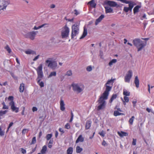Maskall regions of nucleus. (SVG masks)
I'll list each match as a JSON object with an SVG mask.
<instances>
[{"mask_svg": "<svg viewBox=\"0 0 154 154\" xmlns=\"http://www.w3.org/2000/svg\"><path fill=\"white\" fill-rule=\"evenodd\" d=\"M105 12L106 13H113V9L110 7H105Z\"/></svg>", "mask_w": 154, "mask_h": 154, "instance_id": "aec40b11", "label": "nucleus"}, {"mask_svg": "<svg viewBox=\"0 0 154 154\" xmlns=\"http://www.w3.org/2000/svg\"><path fill=\"white\" fill-rule=\"evenodd\" d=\"M37 73L38 76L36 80L38 84L41 88H42L44 86V84L43 82H40L42 79L43 77L42 72V64H41L36 69Z\"/></svg>", "mask_w": 154, "mask_h": 154, "instance_id": "f257e3e1", "label": "nucleus"}, {"mask_svg": "<svg viewBox=\"0 0 154 154\" xmlns=\"http://www.w3.org/2000/svg\"><path fill=\"white\" fill-rule=\"evenodd\" d=\"M28 131V130L26 128H24L23 129L22 131V134L24 135L27 132V131Z\"/></svg>", "mask_w": 154, "mask_h": 154, "instance_id": "864d4df0", "label": "nucleus"}, {"mask_svg": "<svg viewBox=\"0 0 154 154\" xmlns=\"http://www.w3.org/2000/svg\"><path fill=\"white\" fill-rule=\"evenodd\" d=\"M115 80V79H111L110 80H109L105 85H109L110 83H112V84L114 82V81Z\"/></svg>", "mask_w": 154, "mask_h": 154, "instance_id": "4c0bfd02", "label": "nucleus"}, {"mask_svg": "<svg viewBox=\"0 0 154 154\" xmlns=\"http://www.w3.org/2000/svg\"><path fill=\"white\" fill-rule=\"evenodd\" d=\"M5 132L2 130V128L0 127V136H3L4 135Z\"/></svg>", "mask_w": 154, "mask_h": 154, "instance_id": "8fccbe9b", "label": "nucleus"}, {"mask_svg": "<svg viewBox=\"0 0 154 154\" xmlns=\"http://www.w3.org/2000/svg\"><path fill=\"white\" fill-rule=\"evenodd\" d=\"M91 120H87L86 122L85 126V129H89L91 126Z\"/></svg>", "mask_w": 154, "mask_h": 154, "instance_id": "4be33fe9", "label": "nucleus"}, {"mask_svg": "<svg viewBox=\"0 0 154 154\" xmlns=\"http://www.w3.org/2000/svg\"><path fill=\"white\" fill-rule=\"evenodd\" d=\"M74 11L75 12L74 14L76 15H78L80 13L76 9H75L74 10Z\"/></svg>", "mask_w": 154, "mask_h": 154, "instance_id": "69168bd1", "label": "nucleus"}, {"mask_svg": "<svg viewBox=\"0 0 154 154\" xmlns=\"http://www.w3.org/2000/svg\"><path fill=\"white\" fill-rule=\"evenodd\" d=\"M71 86L73 91H76L78 93H80L83 91V89L78 85V84L72 83L71 84Z\"/></svg>", "mask_w": 154, "mask_h": 154, "instance_id": "0eeeda50", "label": "nucleus"}, {"mask_svg": "<svg viewBox=\"0 0 154 154\" xmlns=\"http://www.w3.org/2000/svg\"><path fill=\"white\" fill-rule=\"evenodd\" d=\"M109 94L106 92H104L100 97L99 100H103L105 101L107 99Z\"/></svg>", "mask_w": 154, "mask_h": 154, "instance_id": "9b49d317", "label": "nucleus"}, {"mask_svg": "<svg viewBox=\"0 0 154 154\" xmlns=\"http://www.w3.org/2000/svg\"><path fill=\"white\" fill-rule=\"evenodd\" d=\"M117 95L116 94H113L111 96L110 99L109 100V103H112L114 100L116 99L117 97Z\"/></svg>", "mask_w": 154, "mask_h": 154, "instance_id": "cd10ccee", "label": "nucleus"}, {"mask_svg": "<svg viewBox=\"0 0 154 154\" xmlns=\"http://www.w3.org/2000/svg\"><path fill=\"white\" fill-rule=\"evenodd\" d=\"M84 141V138L83 137L82 134L80 135L75 141V143H77L80 142H83Z\"/></svg>", "mask_w": 154, "mask_h": 154, "instance_id": "6ab92c4d", "label": "nucleus"}, {"mask_svg": "<svg viewBox=\"0 0 154 154\" xmlns=\"http://www.w3.org/2000/svg\"><path fill=\"white\" fill-rule=\"evenodd\" d=\"M2 104L3 105V107H2L3 109H8V106H6L4 102L3 103H2Z\"/></svg>", "mask_w": 154, "mask_h": 154, "instance_id": "c03bdc74", "label": "nucleus"}, {"mask_svg": "<svg viewBox=\"0 0 154 154\" xmlns=\"http://www.w3.org/2000/svg\"><path fill=\"white\" fill-rule=\"evenodd\" d=\"M70 128V124L68 123H66L65 126V128L67 129H69Z\"/></svg>", "mask_w": 154, "mask_h": 154, "instance_id": "de8ad7c7", "label": "nucleus"}, {"mask_svg": "<svg viewBox=\"0 0 154 154\" xmlns=\"http://www.w3.org/2000/svg\"><path fill=\"white\" fill-rule=\"evenodd\" d=\"M102 145L104 146H106L107 145V144L106 142L104 140H103V142H102Z\"/></svg>", "mask_w": 154, "mask_h": 154, "instance_id": "052dcab7", "label": "nucleus"}, {"mask_svg": "<svg viewBox=\"0 0 154 154\" xmlns=\"http://www.w3.org/2000/svg\"><path fill=\"white\" fill-rule=\"evenodd\" d=\"M100 56V58L101 59H103V52L102 51L100 50V54L99 55Z\"/></svg>", "mask_w": 154, "mask_h": 154, "instance_id": "5fc2aeb1", "label": "nucleus"}, {"mask_svg": "<svg viewBox=\"0 0 154 154\" xmlns=\"http://www.w3.org/2000/svg\"><path fill=\"white\" fill-rule=\"evenodd\" d=\"M36 142V137H33L32 139L31 143H30V145L34 144Z\"/></svg>", "mask_w": 154, "mask_h": 154, "instance_id": "79ce46f5", "label": "nucleus"}, {"mask_svg": "<svg viewBox=\"0 0 154 154\" xmlns=\"http://www.w3.org/2000/svg\"><path fill=\"white\" fill-rule=\"evenodd\" d=\"M10 105L11 106V108L12 111L16 113L18 112L19 108L15 106V103H13V104Z\"/></svg>", "mask_w": 154, "mask_h": 154, "instance_id": "f8f14e48", "label": "nucleus"}, {"mask_svg": "<svg viewBox=\"0 0 154 154\" xmlns=\"http://www.w3.org/2000/svg\"><path fill=\"white\" fill-rule=\"evenodd\" d=\"M124 115V113L120 112L118 111H114V113H113V115L115 116H120V115Z\"/></svg>", "mask_w": 154, "mask_h": 154, "instance_id": "473e14b6", "label": "nucleus"}, {"mask_svg": "<svg viewBox=\"0 0 154 154\" xmlns=\"http://www.w3.org/2000/svg\"><path fill=\"white\" fill-rule=\"evenodd\" d=\"M87 29L85 27H84L83 33L79 39H81L84 38L87 35Z\"/></svg>", "mask_w": 154, "mask_h": 154, "instance_id": "f3484780", "label": "nucleus"}, {"mask_svg": "<svg viewBox=\"0 0 154 154\" xmlns=\"http://www.w3.org/2000/svg\"><path fill=\"white\" fill-rule=\"evenodd\" d=\"M60 109L62 111H64L65 109V104H64V101L62 100L61 97L60 98Z\"/></svg>", "mask_w": 154, "mask_h": 154, "instance_id": "ddd939ff", "label": "nucleus"}, {"mask_svg": "<svg viewBox=\"0 0 154 154\" xmlns=\"http://www.w3.org/2000/svg\"><path fill=\"white\" fill-rule=\"evenodd\" d=\"M59 131L61 132L62 133L61 134V135H62L64 133V131L63 129L62 128H60L59 129Z\"/></svg>", "mask_w": 154, "mask_h": 154, "instance_id": "e2e57ef3", "label": "nucleus"}, {"mask_svg": "<svg viewBox=\"0 0 154 154\" xmlns=\"http://www.w3.org/2000/svg\"><path fill=\"white\" fill-rule=\"evenodd\" d=\"M117 133L119 136L121 137H122L124 136H127L128 135V134L127 133L122 131H121L120 132L118 131L117 132Z\"/></svg>", "mask_w": 154, "mask_h": 154, "instance_id": "a211bd4d", "label": "nucleus"}, {"mask_svg": "<svg viewBox=\"0 0 154 154\" xmlns=\"http://www.w3.org/2000/svg\"><path fill=\"white\" fill-rule=\"evenodd\" d=\"M80 23L77 22L72 26L71 37V39L74 38V36L78 35L79 30Z\"/></svg>", "mask_w": 154, "mask_h": 154, "instance_id": "7ed1b4c3", "label": "nucleus"}, {"mask_svg": "<svg viewBox=\"0 0 154 154\" xmlns=\"http://www.w3.org/2000/svg\"><path fill=\"white\" fill-rule=\"evenodd\" d=\"M86 70L88 72H90L92 70V67L91 66H88L86 68Z\"/></svg>", "mask_w": 154, "mask_h": 154, "instance_id": "603ef678", "label": "nucleus"}, {"mask_svg": "<svg viewBox=\"0 0 154 154\" xmlns=\"http://www.w3.org/2000/svg\"><path fill=\"white\" fill-rule=\"evenodd\" d=\"M117 60L116 59H113L111 60L108 63L109 66H112L114 63H115L117 62Z\"/></svg>", "mask_w": 154, "mask_h": 154, "instance_id": "72a5a7b5", "label": "nucleus"}, {"mask_svg": "<svg viewBox=\"0 0 154 154\" xmlns=\"http://www.w3.org/2000/svg\"><path fill=\"white\" fill-rule=\"evenodd\" d=\"M88 4H89L92 8H96V4L94 2V0H91L88 2Z\"/></svg>", "mask_w": 154, "mask_h": 154, "instance_id": "393cba45", "label": "nucleus"}, {"mask_svg": "<svg viewBox=\"0 0 154 154\" xmlns=\"http://www.w3.org/2000/svg\"><path fill=\"white\" fill-rule=\"evenodd\" d=\"M134 83L136 87L137 88H138L139 87V80L137 76H136L135 78Z\"/></svg>", "mask_w": 154, "mask_h": 154, "instance_id": "412c9836", "label": "nucleus"}, {"mask_svg": "<svg viewBox=\"0 0 154 154\" xmlns=\"http://www.w3.org/2000/svg\"><path fill=\"white\" fill-rule=\"evenodd\" d=\"M124 99L125 101H126V102L128 103L129 102V98L126 96H124Z\"/></svg>", "mask_w": 154, "mask_h": 154, "instance_id": "4d7b16f0", "label": "nucleus"}, {"mask_svg": "<svg viewBox=\"0 0 154 154\" xmlns=\"http://www.w3.org/2000/svg\"><path fill=\"white\" fill-rule=\"evenodd\" d=\"M106 5L109 6L110 7H115L117 5V3L113 1L106 0L104 2L103 4V6Z\"/></svg>", "mask_w": 154, "mask_h": 154, "instance_id": "6e6552de", "label": "nucleus"}, {"mask_svg": "<svg viewBox=\"0 0 154 154\" xmlns=\"http://www.w3.org/2000/svg\"><path fill=\"white\" fill-rule=\"evenodd\" d=\"M21 152L23 154H25L26 152V150L23 148H21Z\"/></svg>", "mask_w": 154, "mask_h": 154, "instance_id": "680f3d73", "label": "nucleus"}, {"mask_svg": "<svg viewBox=\"0 0 154 154\" xmlns=\"http://www.w3.org/2000/svg\"><path fill=\"white\" fill-rule=\"evenodd\" d=\"M37 110H38V109L36 107L34 106L32 108V111L33 112H35V111H36Z\"/></svg>", "mask_w": 154, "mask_h": 154, "instance_id": "0e129e2a", "label": "nucleus"}, {"mask_svg": "<svg viewBox=\"0 0 154 154\" xmlns=\"http://www.w3.org/2000/svg\"><path fill=\"white\" fill-rule=\"evenodd\" d=\"M133 43L137 49V51L141 50L146 45L143 41L139 38H136L133 41Z\"/></svg>", "mask_w": 154, "mask_h": 154, "instance_id": "f03ea898", "label": "nucleus"}, {"mask_svg": "<svg viewBox=\"0 0 154 154\" xmlns=\"http://www.w3.org/2000/svg\"><path fill=\"white\" fill-rule=\"evenodd\" d=\"M8 111V110H1L0 111V116H2L3 115L5 114Z\"/></svg>", "mask_w": 154, "mask_h": 154, "instance_id": "a19ab883", "label": "nucleus"}, {"mask_svg": "<svg viewBox=\"0 0 154 154\" xmlns=\"http://www.w3.org/2000/svg\"><path fill=\"white\" fill-rule=\"evenodd\" d=\"M39 56V55H38L37 56L35 57L33 59V60L34 61L36 60L38 58Z\"/></svg>", "mask_w": 154, "mask_h": 154, "instance_id": "774afa93", "label": "nucleus"}, {"mask_svg": "<svg viewBox=\"0 0 154 154\" xmlns=\"http://www.w3.org/2000/svg\"><path fill=\"white\" fill-rule=\"evenodd\" d=\"M56 72L55 71L51 72L50 73V75L48 77V78H50L53 76H56Z\"/></svg>", "mask_w": 154, "mask_h": 154, "instance_id": "c9c22d12", "label": "nucleus"}, {"mask_svg": "<svg viewBox=\"0 0 154 154\" xmlns=\"http://www.w3.org/2000/svg\"><path fill=\"white\" fill-rule=\"evenodd\" d=\"M98 102L100 104L97 107V110L98 111L104 109L105 108V106L106 104L105 101L98 100Z\"/></svg>", "mask_w": 154, "mask_h": 154, "instance_id": "9d476101", "label": "nucleus"}, {"mask_svg": "<svg viewBox=\"0 0 154 154\" xmlns=\"http://www.w3.org/2000/svg\"><path fill=\"white\" fill-rule=\"evenodd\" d=\"M132 5H131V4H128V6H129V11H130V12H131L132 11V8H133Z\"/></svg>", "mask_w": 154, "mask_h": 154, "instance_id": "bf43d9fd", "label": "nucleus"}, {"mask_svg": "<svg viewBox=\"0 0 154 154\" xmlns=\"http://www.w3.org/2000/svg\"><path fill=\"white\" fill-rule=\"evenodd\" d=\"M105 86L106 87V88L104 91L109 94V92L112 88V86H110L106 85H105Z\"/></svg>", "mask_w": 154, "mask_h": 154, "instance_id": "b1692460", "label": "nucleus"}, {"mask_svg": "<svg viewBox=\"0 0 154 154\" xmlns=\"http://www.w3.org/2000/svg\"><path fill=\"white\" fill-rule=\"evenodd\" d=\"M61 31V36L62 38H67L69 35V29L66 24L62 28Z\"/></svg>", "mask_w": 154, "mask_h": 154, "instance_id": "20e7f679", "label": "nucleus"}, {"mask_svg": "<svg viewBox=\"0 0 154 154\" xmlns=\"http://www.w3.org/2000/svg\"><path fill=\"white\" fill-rule=\"evenodd\" d=\"M72 75V71L71 70H69L67 71L66 73V75L68 76H71Z\"/></svg>", "mask_w": 154, "mask_h": 154, "instance_id": "49530a36", "label": "nucleus"}, {"mask_svg": "<svg viewBox=\"0 0 154 154\" xmlns=\"http://www.w3.org/2000/svg\"><path fill=\"white\" fill-rule=\"evenodd\" d=\"M143 28L144 29V30L145 29V28L146 27V26L148 24L147 21L144 20L143 21Z\"/></svg>", "mask_w": 154, "mask_h": 154, "instance_id": "a18cd8bd", "label": "nucleus"}, {"mask_svg": "<svg viewBox=\"0 0 154 154\" xmlns=\"http://www.w3.org/2000/svg\"><path fill=\"white\" fill-rule=\"evenodd\" d=\"M10 3L9 0H4L2 1V4L3 5V8L6 9L7 6Z\"/></svg>", "mask_w": 154, "mask_h": 154, "instance_id": "4468645a", "label": "nucleus"}, {"mask_svg": "<svg viewBox=\"0 0 154 154\" xmlns=\"http://www.w3.org/2000/svg\"><path fill=\"white\" fill-rule=\"evenodd\" d=\"M25 53L27 54H36L35 51H32L31 49H28L25 52Z\"/></svg>", "mask_w": 154, "mask_h": 154, "instance_id": "5701e85b", "label": "nucleus"}, {"mask_svg": "<svg viewBox=\"0 0 154 154\" xmlns=\"http://www.w3.org/2000/svg\"><path fill=\"white\" fill-rule=\"evenodd\" d=\"M45 63L46 65L53 70H54L57 68V64L55 61L48 59L45 61Z\"/></svg>", "mask_w": 154, "mask_h": 154, "instance_id": "39448f33", "label": "nucleus"}, {"mask_svg": "<svg viewBox=\"0 0 154 154\" xmlns=\"http://www.w3.org/2000/svg\"><path fill=\"white\" fill-rule=\"evenodd\" d=\"M42 131H40L39 132V133L38 137V138L40 139V138L41 137V136H42Z\"/></svg>", "mask_w": 154, "mask_h": 154, "instance_id": "338daca9", "label": "nucleus"}, {"mask_svg": "<svg viewBox=\"0 0 154 154\" xmlns=\"http://www.w3.org/2000/svg\"><path fill=\"white\" fill-rule=\"evenodd\" d=\"M134 116H132L131 118L129 119V122L130 125H132L133 124L134 120Z\"/></svg>", "mask_w": 154, "mask_h": 154, "instance_id": "e433bc0d", "label": "nucleus"}, {"mask_svg": "<svg viewBox=\"0 0 154 154\" xmlns=\"http://www.w3.org/2000/svg\"><path fill=\"white\" fill-rule=\"evenodd\" d=\"M133 72L131 70H130L127 73L125 77V82L129 83L130 79L132 76Z\"/></svg>", "mask_w": 154, "mask_h": 154, "instance_id": "1a4fd4ad", "label": "nucleus"}, {"mask_svg": "<svg viewBox=\"0 0 154 154\" xmlns=\"http://www.w3.org/2000/svg\"><path fill=\"white\" fill-rule=\"evenodd\" d=\"M25 88L24 84L23 83H21L20 84L19 89L20 92L22 93L23 92Z\"/></svg>", "mask_w": 154, "mask_h": 154, "instance_id": "bb28decb", "label": "nucleus"}, {"mask_svg": "<svg viewBox=\"0 0 154 154\" xmlns=\"http://www.w3.org/2000/svg\"><path fill=\"white\" fill-rule=\"evenodd\" d=\"M83 148H81L79 146H77L76 147V152L77 153H80L83 150Z\"/></svg>", "mask_w": 154, "mask_h": 154, "instance_id": "2f4dec72", "label": "nucleus"}, {"mask_svg": "<svg viewBox=\"0 0 154 154\" xmlns=\"http://www.w3.org/2000/svg\"><path fill=\"white\" fill-rule=\"evenodd\" d=\"M129 7H124V9L123 10V11H124L125 12L127 13L129 11Z\"/></svg>", "mask_w": 154, "mask_h": 154, "instance_id": "37998d69", "label": "nucleus"}, {"mask_svg": "<svg viewBox=\"0 0 154 154\" xmlns=\"http://www.w3.org/2000/svg\"><path fill=\"white\" fill-rule=\"evenodd\" d=\"M144 19H147L146 17V15L145 14H144L140 18V20H143Z\"/></svg>", "mask_w": 154, "mask_h": 154, "instance_id": "6e6d98bb", "label": "nucleus"}, {"mask_svg": "<svg viewBox=\"0 0 154 154\" xmlns=\"http://www.w3.org/2000/svg\"><path fill=\"white\" fill-rule=\"evenodd\" d=\"M37 32V31L29 32L25 35V37L26 38H29L32 40H33L35 38V37L36 35V32Z\"/></svg>", "mask_w": 154, "mask_h": 154, "instance_id": "423d86ee", "label": "nucleus"}, {"mask_svg": "<svg viewBox=\"0 0 154 154\" xmlns=\"http://www.w3.org/2000/svg\"><path fill=\"white\" fill-rule=\"evenodd\" d=\"M99 134L102 137H103L105 136L104 131H102L101 132L99 133Z\"/></svg>", "mask_w": 154, "mask_h": 154, "instance_id": "3c124183", "label": "nucleus"}, {"mask_svg": "<svg viewBox=\"0 0 154 154\" xmlns=\"http://www.w3.org/2000/svg\"><path fill=\"white\" fill-rule=\"evenodd\" d=\"M8 100L9 101H11V102L9 103V105L11 104H13V103H15L14 101V97L12 96H9L8 98Z\"/></svg>", "mask_w": 154, "mask_h": 154, "instance_id": "c85d7f7f", "label": "nucleus"}, {"mask_svg": "<svg viewBox=\"0 0 154 154\" xmlns=\"http://www.w3.org/2000/svg\"><path fill=\"white\" fill-rule=\"evenodd\" d=\"M136 139L133 138L132 142V145L135 146L136 145Z\"/></svg>", "mask_w": 154, "mask_h": 154, "instance_id": "13d9d810", "label": "nucleus"}, {"mask_svg": "<svg viewBox=\"0 0 154 154\" xmlns=\"http://www.w3.org/2000/svg\"><path fill=\"white\" fill-rule=\"evenodd\" d=\"M141 5H137L135 6L133 9V13L134 14H135L137 13L139 11V9L141 8Z\"/></svg>", "mask_w": 154, "mask_h": 154, "instance_id": "dca6fc26", "label": "nucleus"}, {"mask_svg": "<svg viewBox=\"0 0 154 154\" xmlns=\"http://www.w3.org/2000/svg\"><path fill=\"white\" fill-rule=\"evenodd\" d=\"M52 136V134H48L46 135V138L48 140H49L51 139Z\"/></svg>", "mask_w": 154, "mask_h": 154, "instance_id": "ea45409f", "label": "nucleus"}, {"mask_svg": "<svg viewBox=\"0 0 154 154\" xmlns=\"http://www.w3.org/2000/svg\"><path fill=\"white\" fill-rule=\"evenodd\" d=\"M5 48L9 53L10 54L11 52V50L8 45H7L5 47Z\"/></svg>", "mask_w": 154, "mask_h": 154, "instance_id": "58836bf2", "label": "nucleus"}, {"mask_svg": "<svg viewBox=\"0 0 154 154\" xmlns=\"http://www.w3.org/2000/svg\"><path fill=\"white\" fill-rule=\"evenodd\" d=\"M11 75L12 77L14 79V80H17L18 77L17 76H16L13 73H11Z\"/></svg>", "mask_w": 154, "mask_h": 154, "instance_id": "09e8293b", "label": "nucleus"}, {"mask_svg": "<svg viewBox=\"0 0 154 154\" xmlns=\"http://www.w3.org/2000/svg\"><path fill=\"white\" fill-rule=\"evenodd\" d=\"M47 151V146L46 145H44L42 148V149L40 151L41 153L42 154H45Z\"/></svg>", "mask_w": 154, "mask_h": 154, "instance_id": "a878e982", "label": "nucleus"}, {"mask_svg": "<svg viewBox=\"0 0 154 154\" xmlns=\"http://www.w3.org/2000/svg\"><path fill=\"white\" fill-rule=\"evenodd\" d=\"M73 151V148L72 147H69L67 150V154H72Z\"/></svg>", "mask_w": 154, "mask_h": 154, "instance_id": "7c9ffc66", "label": "nucleus"}, {"mask_svg": "<svg viewBox=\"0 0 154 154\" xmlns=\"http://www.w3.org/2000/svg\"><path fill=\"white\" fill-rule=\"evenodd\" d=\"M105 17L103 14H101L97 19L96 20L95 22V25H97Z\"/></svg>", "mask_w": 154, "mask_h": 154, "instance_id": "2eb2a0df", "label": "nucleus"}, {"mask_svg": "<svg viewBox=\"0 0 154 154\" xmlns=\"http://www.w3.org/2000/svg\"><path fill=\"white\" fill-rule=\"evenodd\" d=\"M123 94L125 96H129L130 95V92L125 89L123 90Z\"/></svg>", "mask_w": 154, "mask_h": 154, "instance_id": "c756f323", "label": "nucleus"}, {"mask_svg": "<svg viewBox=\"0 0 154 154\" xmlns=\"http://www.w3.org/2000/svg\"><path fill=\"white\" fill-rule=\"evenodd\" d=\"M126 4H131V5H132V6L133 7H134V5H136V4L134 2L129 1H127Z\"/></svg>", "mask_w": 154, "mask_h": 154, "instance_id": "f704fd0d", "label": "nucleus"}]
</instances>
